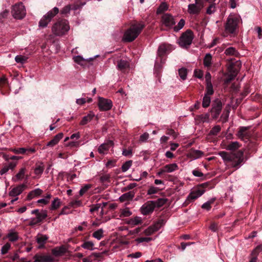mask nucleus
Returning a JSON list of instances; mask_svg holds the SVG:
<instances>
[{
	"instance_id": "f257e3e1",
	"label": "nucleus",
	"mask_w": 262,
	"mask_h": 262,
	"mask_svg": "<svg viewBox=\"0 0 262 262\" xmlns=\"http://www.w3.org/2000/svg\"><path fill=\"white\" fill-rule=\"evenodd\" d=\"M241 22L240 16L235 13H231L224 23L225 36L229 35L234 36L236 35Z\"/></svg>"
},
{
	"instance_id": "f03ea898",
	"label": "nucleus",
	"mask_w": 262,
	"mask_h": 262,
	"mask_svg": "<svg viewBox=\"0 0 262 262\" xmlns=\"http://www.w3.org/2000/svg\"><path fill=\"white\" fill-rule=\"evenodd\" d=\"M145 24L142 22H135L124 33L123 39L128 42L134 40L144 28Z\"/></svg>"
},
{
	"instance_id": "7ed1b4c3",
	"label": "nucleus",
	"mask_w": 262,
	"mask_h": 262,
	"mask_svg": "<svg viewBox=\"0 0 262 262\" xmlns=\"http://www.w3.org/2000/svg\"><path fill=\"white\" fill-rule=\"evenodd\" d=\"M219 155L224 161L231 162L232 166L233 167L238 166L243 161V152L241 150L231 154L222 151L219 152Z\"/></svg>"
},
{
	"instance_id": "20e7f679",
	"label": "nucleus",
	"mask_w": 262,
	"mask_h": 262,
	"mask_svg": "<svg viewBox=\"0 0 262 262\" xmlns=\"http://www.w3.org/2000/svg\"><path fill=\"white\" fill-rule=\"evenodd\" d=\"M70 29L68 21L66 19H61L55 23L52 28V33L56 36L64 35Z\"/></svg>"
},
{
	"instance_id": "39448f33",
	"label": "nucleus",
	"mask_w": 262,
	"mask_h": 262,
	"mask_svg": "<svg viewBox=\"0 0 262 262\" xmlns=\"http://www.w3.org/2000/svg\"><path fill=\"white\" fill-rule=\"evenodd\" d=\"M59 12V9L55 7L47 14L44 15L39 21V27L41 28L46 27L52 18Z\"/></svg>"
},
{
	"instance_id": "423d86ee",
	"label": "nucleus",
	"mask_w": 262,
	"mask_h": 262,
	"mask_svg": "<svg viewBox=\"0 0 262 262\" xmlns=\"http://www.w3.org/2000/svg\"><path fill=\"white\" fill-rule=\"evenodd\" d=\"M11 14L15 19H23L26 14L25 6L21 3L14 5L12 7Z\"/></svg>"
},
{
	"instance_id": "0eeeda50",
	"label": "nucleus",
	"mask_w": 262,
	"mask_h": 262,
	"mask_svg": "<svg viewBox=\"0 0 262 262\" xmlns=\"http://www.w3.org/2000/svg\"><path fill=\"white\" fill-rule=\"evenodd\" d=\"M193 38L192 32L187 30L184 33L179 39V45L181 47L185 48L189 46Z\"/></svg>"
},
{
	"instance_id": "6e6552de",
	"label": "nucleus",
	"mask_w": 262,
	"mask_h": 262,
	"mask_svg": "<svg viewBox=\"0 0 262 262\" xmlns=\"http://www.w3.org/2000/svg\"><path fill=\"white\" fill-rule=\"evenodd\" d=\"M204 7L203 0H195L194 4H189L188 6V12L192 15L199 14Z\"/></svg>"
},
{
	"instance_id": "1a4fd4ad",
	"label": "nucleus",
	"mask_w": 262,
	"mask_h": 262,
	"mask_svg": "<svg viewBox=\"0 0 262 262\" xmlns=\"http://www.w3.org/2000/svg\"><path fill=\"white\" fill-rule=\"evenodd\" d=\"M161 22L163 26L168 28H172L176 24L174 17L169 13H164L162 15Z\"/></svg>"
},
{
	"instance_id": "9d476101",
	"label": "nucleus",
	"mask_w": 262,
	"mask_h": 262,
	"mask_svg": "<svg viewBox=\"0 0 262 262\" xmlns=\"http://www.w3.org/2000/svg\"><path fill=\"white\" fill-rule=\"evenodd\" d=\"M155 208V202L153 201H147L141 207V213L144 215L151 214Z\"/></svg>"
},
{
	"instance_id": "9b49d317",
	"label": "nucleus",
	"mask_w": 262,
	"mask_h": 262,
	"mask_svg": "<svg viewBox=\"0 0 262 262\" xmlns=\"http://www.w3.org/2000/svg\"><path fill=\"white\" fill-rule=\"evenodd\" d=\"M113 106L112 101L107 99L99 97L98 99V107L101 111L110 110Z\"/></svg>"
},
{
	"instance_id": "f8f14e48",
	"label": "nucleus",
	"mask_w": 262,
	"mask_h": 262,
	"mask_svg": "<svg viewBox=\"0 0 262 262\" xmlns=\"http://www.w3.org/2000/svg\"><path fill=\"white\" fill-rule=\"evenodd\" d=\"M222 108V103L221 101H216L212 105V108L211 110V114L212 117L216 119L217 118Z\"/></svg>"
},
{
	"instance_id": "ddd939ff",
	"label": "nucleus",
	"mask_w": 262,
	"mask_h": 262,
	"mask_svg": "<svg viewBox=\"0 0 262 262\" xmlns=\"http://www.w3.org/2000/svg\"><path fill=\"white\" fill-rule=\"evenodd\" d=\"M47 216V211L43 210L41 214H37L35 217H32L30 219L29 225L35 226L41 223Z\"/></svg>"
},
{
	"instance_id": "4468645a",
	"label": "nucleus",
	"mask_w": 262,
	"mask_h": 262,
	"mask_svg": "<svg viewBox=\"0 0 262 262\" xmlns=\"http://www.w3.org/2000/svg\"><path fill=\"white\" fill-rule=\"evenodd\" d=\"M172 50V48L171 45L163 43L160 45L159 47L157 54L159 57H162L165 54L169 53Z\"/></svg>"
},
{
	"instance_id": "2eb2a0df",
	"label": "nucleus",
	"mask_w": 262,
	"mask_h": 262,
	"mask_svg": "<svg viewBox=\"0 0 262 262\" xmlns=\"http://www.w3.org/2000/svg\"><path fill=\"white\" fill-rule=\"evenodd\" d=\"M33 258L35 262H54L53 257L50 255L45 254H36Z\"/></svg>"
},
{
	"instance_id": "dca6fc26",
	"label": "nucleus",
	"mask_w": 262,
	"mask_h": 262,
	"mask_svg": "<svg viewBox=\"0 0 262 262\" xmlns=\"http://www.w3.org/2000/svg\"><path fill=\"white\" fill-rule=\"evenodd\" d=\"M113 145H114V143L112 141H111V140L108 141L106 143L101 144L98 148V151L99 153L100 154H102V155L106 154L107 153V152L108 151L109 149L111 147H113Z\"/></svg>"
},
{
	"instance_id": "f3484780",
	"label": "nucleus",
	"mask_w": 262,
	"mask_h": 262,
	"mask_svg": "<svg viewBox=\"0 0 262 262\" xmlns=\"http://www.w3.org/2000/svg\"><path fill=\"white\" fill-rule=\"evenodd\" d=\"M12 151L16 154H24L29 155L35 151L34 148H15L12 149Z\"/></svg>"
},
{
	"instance_id": "a211bd4d",
	"label": "nucleus",
	"mask_w": 262,
	"mask_h": 262,
	"mask_svg": "<svg viewBox=\"0 0 262 262\" xmlns=\"http://www.w3.org/2000/svg\"><path fill=\"white\" fill-rule=\"evenodd\" d=\"M205 191V189L199 188L192 191L188 196L187 199L188 200L193 201L201 196Z\"/></svg>"
},
{
	"instance_id": "6ab92c4d",
	"label": "nucleus",
	"mask_w": 262,
	"mask_h": 262,
	"mask_svg": "<svg viewBox=\"0 0 262 262\" xmlns=\"http://www.w3.org/2000/svg\"><path fill=\"white\" fill-rule=\"evenodd\" d=\"M26 185L24 184H20L13 188L10 192L9 195L11 196H16L19 195L26 188Z\"/></svg>"
},
{
	"instance_id": "aec40b11",
	"label": "nucleus",
	"mask_w": 262,
	"mask_h": 262,
	"mask_svg": "<svg viewBox=\"0 0 262 262\" xmlns=\"http://www.w3.org/2000/svg\"><path fill=\"white\" fill-rule=\"evenodd\" d=\"M67 249L64 246L56 247L52 249V254L55 257H59L64 254L67 252Z\"/></svg>"
},
{
	"instance_id": "412c9836",
	"label": "nucleus",
	"mask_w": 262,
	"mask_h": 262,
	"mask_svg": "<svg viewBox=\"0 0 262 262\" xmlns=\"http://www.w3.org/2000/svg\"><path fill=\"white\" fill-rule=\"evenodd\" d=\"M63 137V134L62 133L57 134L56 136L54 137L53 139H52L47 144V146L50 147H53L59 142V141Z\"/></svg>"
},
{
	"instance_id": "4be33fe9",
	"label": "nucleus",
	"mask_w": 262,
	"mask_h": 262,
	"mask_svg": "<svg viewBox=\"0 0 262 262\" xmlns=\"http://www.w3.org/2000/svg\"><path fill=\"white\" fill-rule=\"evenodd\" d=\"M241 66V62L238 61H237L235 64L231 65L228 68L229 73L232 75H235V76H236Z\"/></svg>"
},
{
	"instance_id": "5701e85b",
	"label": "nucleus",
	"mask_w": 262,
	"mask_h": 262,
	"mask_svg": "<svg viewBox=\"0 0 262 262\" xmlns=\"http://www.w3.org/2000/svg\"><path fill=\"white\" fill-rule=\"evenodd\" d=\"M43 192V191L40 188H36L31 191L27 195V200H31L33 198L40 196Z\"/></svg>"
},
{
	"instance_id": "b1692460",
	"label": "nucleus",
	"mask_w": 262,
	"mask_h": 262,
	"mask_svg": "<svg viewBox=\"0 0 262 262\" xmlns=\"http://www.w3.org/2000/svg\"><path fill=\"white\" fill-rule=\"evenodd\" d=\"M95 117V114L93 112H90L89 113L84 116L80 122V124L84 125L90 122Z\"/></svg>"
},
{
	"instance_id": "393cba45",
	"label": "nucleus",
	"mask_w": 262,
	"mask_h": 262,
	"mask_svg": "<svg viewBox=\"0 0 262 262\" xmlns=\"http://www.w3.org/2000/svg\"><path fill=\"white\" fill-rule=\"evenodd\" d=\"M178 169V166L176 163L167 164L163 167V171H165L166 172L168 173L172 172Z\"/></svg>"
},
{
	"instance_id": "a878e982",
	"label": "nucleus",
	"mask_w": 262,
	"mask_h": 262,
	"mask_svg": "<svg viewBox=\"0 0 262 262\" xmlns=\"http://www.w3.org/2000/svg\"><path fill=\"white\" fill-rule=\"evenodd\" d=\"M250 128V126H242L239 127L237 136L241 139H244V137L248 136L247 130Z\"/></svg>"
},
{
	"instance_id": "bb28decb",
	"label": "nucleus",
	"mask_w": 262,
	"mask_h": 262,
	"mask_svg": "<svg viewBox=\"0 0 262 262\" xmlns=\"http://www.w3.org/2000/svg\"><path fill=\"white\" fill-rule=\"evenodd\" d=\"M203 155L204 153L203 151L193 149H192L189 152L190 157L194 159L200 158L203 156Z\"/></svg>"
},
{
	"instance_id": "cd10ccee",
	"label": "nucleus",
	"mask_w": 262,
	"mask_h": 262,
	"mask_svg": "<svg viewBox=\"0 0 262 262\" xmlns=\"http://www.w3.org/2000/svg\"><path fill=\"white\" fill-rule=\"evenodd\" d=\"M224 53L226 55L228 56H237L239 54L238 51L236 50V49L232 47H229L227 48Z\"/></svg>"
},
{
	"instance_id": "c85d7f7f",
	"label": "nucleus",
	"mask_w": 262,
	"mask_h": 262,
	"mask_svg": "<svg viewBox=\"0 0 262 262\" xmlns=\"http://www.w3.org/2000/svg\"><path fill=\"white\" fill-rule=\"evenodd\" d=\"M6 238H8L10 242H16L18 239V233L16 232L11 231L7 234Z\"/></svg>"
},
{
	"instance_id": "c756f323",
	"label": "nucleus",
	"mask_w": 262,
	"mask_h": 262,
	"mask_svg": "<svg viewBox=\"0 0 262 262\" xmlns=\"http://www.w3.org/2000/svg\"><path fill=\"white\" fill-rule=\"evenodd\" d=\"M48 237L45 235H39L36 237V241L38 244H39V248H42L46 243Z\"/></svg>"
},
{
	"instance_id": "7c9ffc66",
	"label": "nucleus",
	"mask_w": 262,
	"mask_h": 262,
	"mask_svg": "<svg viewBox=\"0 0 262 262\" xmlns=\"http://www.w3.org/2000/svg\"><path fill=\"white\" fill-rule=\"evenodd\" d=\"M142 223V219L139 216H136L134 218L130 219L127 222V224L132 226H136L141 224Z\"/></svg>"
},
{
	"instance_id": "2f4dec72",
	"label": "nucleus",
	"mask_w": 262,
	"mask_h": 262,
	"mask_svg": "<svg viewBox=\"0 0 262 262\" xmlns=\"http://www.w3.org/2000/svg\"><path fill=\"white\" fill-rule=\"evenodd\" d=\"M209 4V5L208 7L206 8V14L208 15H211L214 14L216 11V4L215 3Z\"/></svg>"
},
{
	"instance_id": "473e14b6",
	"label": "nucleus",
	"mask_w": 262,
	"mask_h": 262,
	"mask_svg": "<svg viewBox=\"0 0 262 262\" xmlns=\"http://www.w3.org/2000/svg\"><path fill=\"white\" fill-rule=\"evenodd\" d=\"M26 171V169L25 167L21 168L19 171L16 174L15 178H13V181L16 182L17 181L22 180L25 176Z\"/></svg>"
},
{
	"instance_id": "72a5a7b5",
	"label": "nucleus",
	"mask_w": 262,
	"mask_h": 262,
	"mask_svg": "<svg viewBox=\"0 0 262 262\" xmlns=\"http://www.w3.org/2000/svg\"><path fill=\"white\" fill-rule=\"evenodd\" d=\"M134 197V193L130 191L122 194L120 197V200L121 201H125L132 200Z\"/></svg>"
},
{
	"instance_id": "f704fd0d",
	"label": "nucleus",
	"mask_w": 262,
	"mask_h": 262,
	"mask_svg": "<svg viewBox=\"0 0 262 262\" xmlns=\"http://www.w3.org/2000/svg\"><path fill=\"white\" fill-rule=\"evenodd\" d=\"M129 66L128 62L124 60H120L118 61L117 63V68L119 70L122 71L126 68H127Z\"/></svg>"
},
{
	"instance_id": "c9c22d12",
	"label": "nucleus",
	"mask_w": 262,
	"mask_h": 262,
	"mask_svg": "<svg viewBox=\"0 0 262 262\" xmlns=\"http://www.w3.org/2000/svg\"><path fill=\"white\" fill-rule=\"evenodd\" d=\"M204 65L206 67H210L212 64V56L210 54H206L204 58Z\"/></svg>"
},
{
	"instance_id": "e433bc0d",
	"label": "nucleus",
	"mask_w": 262,
	"mask_h": 262,
	"mask_svg": "<svg viewBox=\"0 0 262 262\" xmlns=\"http://www.w3.org/2000/svg\"><path fill=\"white\" fill-rule=\"evenodd\" d=\"M168 9V5L165 3L162 2L160 5L159 6L157 10V14H161L165 11L167 10Z\"/></svg>"
},
{
	"instance_id": "4c0bfd02",
	"label": "nucleus",
	"mask_w": 262,
	"mask_h": 262,
	"mask_svg": "<svg viewBox=\"0 0 262 262\" xmlns=\"http://www.w3.org/2000/svg\"><path fill=\"white\" fill-rule=\"evenodd\" d=\"M239 147V143L237 141L232 142L226 147L227 150L233 151L238 149Z\"/></svg>"
},
{
	"instance_id": "58836bf2",
	"label": "nucleus",
	"mask_w": 262,
	"mask_h": 262,
	"mask_svg": "<svg viewBox=\"0 0 262 262\" xmlns=\"http://www.w3.org/2000/svg\"><path fill=\"white\" fill-rule=\"evenodd\" d=\"M61 205V202L59 199L56 198L52 201L50 207L51 210H56L58 209Z\"/></svg>"
},
{
	"instance_id": "ea45409f",
	"label": "nucleus",
	"mask_w": 262,
	"mask_h": 262,
	"mask_svg": "<svg viewBox=\"0 0 262 262\" xmlns=\"http://www.w3.org/2000/svg\"><path fill=\"white\" fill-rule=\"evenodd\" d=\"M165 224V221L163 219H160L156 222L153 225L152 228L155 231L159 230Z\"/></svg>"
},
{
	"instance_id": "a19ab883",
	"label": "nucleus",
	"mask_w": 262,
	"mask_h": 262,
	"mask_svg": "<svg viewBox=\"0 0 262 262\" xmlns=\"http://www.w3.org/2000/svg\"><path fill=\"white\" fill-rule=\"evenodd\" d=\"M44 170V166L42 163H40L37 165L34 169V173L36 175L40 176L43 172Z\"/></svg>"
},
{
	"instance_id": "79ce46f5",
	"label": "nucleus",
	"mask_w": 262,
	"mask_h": 262,
	"mask_svg": "<svg viewBox=\"0 0 262 262\" xmlns=\"http://www.w3.org/2000/svg\"><path fill=\"white\" fill-rule=\"evenodd\" d=\"M93 236L98 240L101 239L103 236V230L102 229H99L98 230L95 231L93 233Z\"/></svg>"
},
{
	"instance_id": "37998d69",
	"label": "nucleus",
	"mask_w": 262,
	"mask_h": 262,
	"mask_svg": "<svg viewBox=\"0 0 262 262\" xmlns=\"http://www.w3.org/2000/svg\"><path fill=\"white\" fill-rule=\"evenodd\" d=\"M71 10V5H68L64 6L61 10L60 13L66 16H68Z\"/></svg>"
},
{
	"instance_id": "c03bdc74",
	"label": "nucleus",
	"mask_w": 262,
	"mask_h": 262,
	"mask_svg": "<svg viewBox=\"0 0 262 262\" xmlns=\"http://www.w3.org/2000/svg\"><path fill=\"white\" fill-rule=\"evenodd\" d=\"M81 247L84 249L92 250H93L94 243L91 241L85 242L82 244Z\"/></svg>"
},
{
	"instance_id": "a18cd8bd",
	"label": "nucleus",
	"mask_w": 262,
	"mask_h": 262,
	"mask_svg": "<svg viewBox=\"0 0 262 262\" xmlns=\"http://www.w3.org/2000/svg\"><path fill=\"white\" fill-rule=\"evenodd\" d=\"M132 212L129 210L128 208L123 209L120 210V214L119 216L120 217H128L131 215Z\"/></svg>"
},
{
	"instance_id": "49530a36",
	"label": "nucleus",
	"mask_w": 262,
	"mask_h": 262,
	"mask_svg": "<svg viewBox=\"0 0 262 262\" xmlns=\"http://www.w3.org/2000/svg\"><path fill=\"white\" fill-rule=\"evenodd\" d=\"M211 99L209 96L205 95L202 102V105L204 107H207L209 106Z\"/></svg>"
},
{
	"instance_id": "de8ad7c7",
	"label": "nucleus",
	"mask_w": 262,
	"mask_h": 262,
	"mask_svg": "<svg viewBox=\"0 0 262 262\" xmlns=\"http://www.w3.org/2000/svg\"><path fill=\"white\" fill-rule=\"evenodd\" d=\"M214 93L212 83H206V92L205 95L207 96L212 95Z\"/></svg>"
},
{
	"instance_id": "09e8293b",
	"label": "nucleus",
	"mask_w": 262,
	"mask_h": 262,
	"mask_svg": "<svg viewBox=\"0 0 262 262\" xmlns=\"http://www.w3.org/2000/svg\"><path fill=\"white\" fill-rule=\"evenodd\" d=\"M132 161L129 160L125 162L122 166L121 169L123 172H126L131 167Z\"/></svg>"
},
{
	"instance_id": "8fccbe9b",
	"label": "nucleus",
	"mask_w": 262,
	"mask_h": 262,
	"mask_svg": "<svg viewBox=\"0 0 262 262\" xmlns=\"http://www.w3.org/2000/svg\"><path fill=\"white\" fill-rule=\"evenodd\" d=\"M185 24V21L183 19H181L179 22L178 23V25L177 26H175L173 27V29L174 31H178L181 29L183 28V27L184 26Z\"/></svg>"
},
{
	"instance_id": "3c124183",
	"label": "nucleus",
	"mask_w": 262,
	"mask_h": 262,
	"mask_svg": "<svg viewBox=\"0 0 262 262\" xmlns=\"http://www.w3.org/2000/svg\"><path fill=\"white\" fill-rule=\"evenodd\" d=\"M27 60V57L23 55H17L15 57V60L17 63H24Z\"/></svg>"
},
{
	"instance_id": "603ef678",
	"label": "nucleus",
	"mask_w": 262,
	"mask_h": 262,
	"mask_svg": "<svg viewBox=\"0 0 262 262\" xmlns=\"http://www.w3.org/2000/svg\"><path fill=\"white\" fill-rule=\"evenodd\" d=\"M214 199H212L207 201L202 205V208L203 209H206L207 210H209L211 208V204L214 202Z\"/></svg>"
},
{
	"instance_id": "864d4df0",
	"label": "nucleus",
	"mask_w": 262,
	"mask_h": 262,
	"mask_svg": "<svg viewBox=\"0 0 262 262\" xmlns=\"http://www.w3.org/2000/svg\"><path fill=\"white\" fill-rule=\"evenodd\" d=\"M179 74L182 80L186 79L187 75V70L185 68L180 69L179 70Z\"/></svg>"
},
{
	"instance_id": "5fc2aeb1",
	"label": "nucleus",
	"mask_w": 262,
	"mask_h": 262,
	"mask_svg": "<svg viewBox=\"0 0 262 262\" xmlns=\"http://www.w3.org/2000/svg\"><path fill=\"white\" fill-rule=\"evenodd\" d=\"M11 248V244L9 243L5 244L1 249V253L2 254H5L8 253V251Z\"/></svg>"
},
{
	"instance_id": "6e6d98bb",
	"label": "nucleus",
	"mask_w": 262,
	"mask_h": 262,
	"mask_svg": "<svg viewBox=\"0 0 262 262\" xmlns=\"http://www.w3.org/2000/svg\"><path fill=\"white\" fill-rule=\"evenodd\" d=\"M167 201V199L164 198H160L158 199L157 201H154L155 204V207L156 206L160 207L162 206L164 204L166 203Z\"/></svg>"
},
{
	"instance_id": "4d7b16f0",
	"label": "nucleus",
	"mask_w": 262,
	"mask_h": 262,
	"mask_svg": "<svg viewBox=\"0 0 262 262\" xmlns=\"http://www.w3.org/2000/svg\"><path fill=\"white\" fill-rule=\"evenodd\" d=\"M262 251V244L258 245L252 251L251 254L257 257L259 253Z\"/></svg>"
},
{
	"instance_id": "13d9d810",
	"label": "nucleus",
	"mask_w": 262,
	"mask_h": 262,
	"mask_svg": "<svg viewBox=\"0 0 262 262\" xmlns=\"http://www.w3.org/2000/svg\"><path fill=\"white\" fill-rule=\"evenodd\" d=\"M221 128L219 125L214 126L210 132V134L212 135H216L220 131Z\"/></svg>"
},
{
	"instance_id": "bf43d9fd",
	"label": "nucleus",
	"mask_w": 262,
	"mask_h": 262,
	"mask_svg": "<svg viewBox=\"0 0 262 262\" xmlns=\"http://www.w3.org/2000/svg\"><path fill=\"white\" fill-rule=\"evenodd\" d=\"M159 190L160 189L158 187H154V186H150L149 188L147 193L148 195L155 194V193H157Z\"/></svg>"
},
{
	"instance_id": "052dcab7",
	"label": "nucleus",
	"mask_w": 262,
	"mask_h": 262,
	"mask_svg": "<svg viewBox=\"0 0 262 262\" xmlns=\"http://www.w3.org/2000/svg\"><path fill=\"white\" fill-rule=\"evenodd\" d=\"M132 149L129 147L128 149H123L122 150V155L125 157H130L132 155Z\"/></svg>"
},
{
	"instance_id": "680f3d73",
	"label": "nucleus",
	"mask_w": 262,
	"mask_h": 262,
	"mask_svg": "<svg viewBox=\"0 0 262 262\" xmlns=\"http://www.w3.org/2000/svg\"><path fill=\"white\" fill-rule=\"evenodd\" d=\"M8 79L6 78L5 76H3L0 78V89L5 86L6 85L8 84Z\"/></svg>"
},
{
	"instance_id": "e2e57ef3",
	"label": "nucleus",
	"mask_w": 262,
	"mask_h": 262,
	"mask_svg": "<svg viewBox=\"0 0 262 262\" xmlns=\"http://www.w3.org/2000/svg\"><path fill=\"white\" fill-rule=\"evenodd\" d=\"M91 185L90 184H86L84 185L79 191V194L80 195H82L85 192H86L90 188Z\"/></svg>"
},
{
	"instance_id": "0e129e2a",
	"label": "nucleus",
	"mask_w": 262,
	"mask_h": 262,
	"mask_svg": "<svg viewBox=\"0 0 262 262\" xmlns=\"http://www.w3.org/2000/svg\"><path fill=\"white\" fill-rule=\"evenodd\" d=\"M73 59L75 62L79 64H82V62L84 61V58L79 55L74 57Z\"/></svg>"
},
{
	"instance_id": "69168bd1",
	"label": "nucleus",
	"mask_w": 262,
	"mask_h": 262,
	"mask_svg": "<svg viewBox=\"0 0 262 262\" xmlns=\"http://www.w3.org/2000/svg\"><path fill=\"white\" fill-rule=\"evenodd\" d=\"M81 204L82 203L80 201L75 200V201L71 202L69 204V205L72 207H76L81 206Z\"/></svg>"
},
{
	"instance_id": "338daca9",
	"label": "nucleus",
	"mask_w": 262,
	"mask_h": 262,
	"mask_svg": "<svg viewBox=\"0 0 262 262\" xmlns=\"http://www.w3.org/2000/svg\"><path fill=\"white\" fill-rule=\"evenodd\" d=\"M152 240V238L151 237H140L136 239V241L139 243H142V242H149Z\"/></svg>"
},
{
	"instance_id": "774afa93",
	"label": "nucleus",
	"mask_w": 262,
	"mask_h": 262,
	"mask_svg": "<svg viewBox=\"0 0 262 262\" xmlns=\"http://www.w3.org/2000/svg\"><path fill=\"white\" fill-rule=\"evenodd\" d=\"M156 232L152 226H149L147 229L144 231V233L147 235H150Z\"/></svg>"
}]
</instances>
